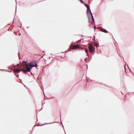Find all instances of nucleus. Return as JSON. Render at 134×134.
<instances>
[{"label":"nucleus","instance_id":"ddd939ff","mask_svg":"<svg viewBox=\"0 0 134 134\" xmlns=\"http://www.w3.org/2000/svg\"><path fill=\"white\" fill-rule=\"evenodd\" d=\"M35 126H36V125H35V126H34L33 127H34Z\"/></svg>","mask_w":134,"mask_h":134},{"label":"nucleus","instance_id":"f03ea898","mask_svg":"<svg viewBox=\"0 0 134 134\" xmlns=\"http://www.w3.org/2000/svg\"><path fill=\"white\" fill-rule=\"evenodd\" d=\"M85 6L87 8V15H88V14H89L88 12L89 11L90 12V14H91V16L92 18V19H91L89 17L88 18H89V22L90 23H92V22H93L94 21V19L93 16L92 15V13L91 12V10L90 8V7L87 4H85Z\"/></svg>","mask_w":134,"mask_h":134},{"label":"nucleus","instance_id":"9d476101","mask_svg":"<svg viewBox=\"0 0 134 134\" xmlns=\"http://www.w3.org/2000/svg\"><path fill=\"white\" fill-rule=\"evenodd\" d=\"M81 42V40H79L78 41V42Z\"/></svg>","mask_w":134,"mask_h":134},{"label":"nucleus","instance_id":"9b49d317","mask_svg":"<svg viewBox=\"0 0 134 134\" xmlns=\"http://www.w3.org/2000/svg\"><path fill=\"white\" fill-rule=\"evenodd\" d=\"M97 45H98V44H95V46H96V47H97Z\"/></svg>","mask_w":134,"mask_h":134},{"label":"nucleus","instance_id":"20e7f679","mask_svg":"<svg viewBox=\"0 0 134 134\" xmlns=\"http://www.w3.org/2000/svg\"><path fill=\"white\" fill-rule=\"evenodd\" d=\"M89 51L90 52L92 53L94 52L93 50V47L92 44H90L89 46Z\"/></svg>","mask_w":134,"mask_h":134},{"label":"nucleus","instance_id":"6e6552de","mask_svg":"<svg viewBox=\"0 0 134 134\" xmlns=\"http://www.w3.org/2000/svg\"><path fill=\"white\" fill-rule=\"evenodd\" d=\"M85 52L86 53H87V55H88V51L87 49H85Z\"/></svg>","mask_w":134,"mask_h":134},{"label":"nucleus","instance_id":"f8f14e48","mask_svg":"<svg viewBox=\"0 0 134 134\" xmlns=\"http://www.w3.org/2000/svg\"><path fill=\"white\" fill-rule=\"evenodd\" d=\"M47 123H45V124H44L43 125H45V124H46Z\"/></svg>","mask_w":134,"mask_h":134},{"label":"nucleus","instance_id":"39448f33","mask_svg":"<svg viewBox=\"0 0 134 134\" xmlns=\"http://www.w3.org/2000/svg\"><path fill=\"white\" fill-rule=\"evenodd\" d=\"M80 46L78 45H75L73 46L72 47V49H75L79 48Z\"/></svg>","mask_w":134,"mask_h":134},{"label":"nucleus","instance_id":"f257e3e1","mask_svg":"<svg viewBox=\"0 0 134 134\" xmlns=\"http://www.w3.org/2000/svg\"><path fill=\"white\" fill-rule=\"evenodd\" d=\"M29 65H30L28 70L26 69L25 70H23L24 71L25 73H26V72L29 71L31 72V74H32L31 72V68L34 67H37L38 66V65H37L36 62H31L30 63H29Z\"/></svg>","mask_w":134,"mask_h":134},{"label":"nucleus","instance_id":"7ed1b4c3","mask_svg":"<svg viewBox=\"0 0 134 134\" xmlns=\"http://www.w3.org/2000/svg\"><path fill=\"white\" fill-rule=\"evenodd\" d=\"M22 64L25 66L27 68V70H28L29 68V66H30L29 63H27V62H25L24 61L23 62Z\"/></svg>","mask_w":134,"mask_h":134},{"label":"nucleus","instance_id":"0eeeda50","mask_svg":"<svg viewBox=\"0 0 134 134\" xmlns=\"http://www.w3.org/2000/svg\"><path fill=\"white\" fill-rule=\"evenodd\" d=\"M101 31L102 32L105 33H107L108 32V31H107L105 29L103 28H102L101 29Z\"/></svg>","mask_w":134,"mask_h":134},{"label":"nucleus","instance_id":"1a4fd4ad","mask_svg":"<svg viewBox=\"0 0 134 134\" xmlns=\"http://www.w3.org/2000/svg\"><path fill=\"white\" fill-rule=\"evenodd\" d=\"M80 2L82 3H83V2L82 1V0H80Z\"/></svg>","mask_w":134,"mask_h":134},{"label":"nucleus","instance_id":"423d86ee","mask_svg":"<svg viewBox=\"0 0 134 134\" xmlns=\"http://www.w3.org/2000/svg\"><path fill=\"white\" fill-rule=\"evenodd\" d=\"M23 70H22L23 71H23ZM20 71H21L20 70L18 69H16L14 70L13 71H14V72H15L19 73V72H20Z\"/></svg>","mask_w":134,"mask_h":134}]
</instances>
